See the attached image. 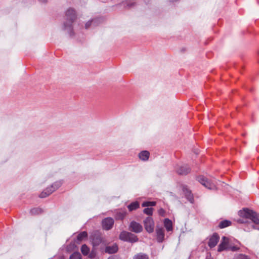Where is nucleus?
I'll list each match as a JSON object with an SVG mask.
<instances>
[{
	"label": "nucleus",
	"mask_w": 259,
	"mask_h": 259,
	"mask_svg": "<svg viewBox=\"0 0 259 259\" xmlns=\"http://www.w3.org/2000/svg\"><path fill=\"white\" fill-rule=\"evenodd\" d=\"M98 21L99 20L97 19H94L92 20L91 21H88L85 25V28H89L92 24H93L94 26L97 25L98 24Z\"/></svg>",
	"instance_id": "nucleus-20"
},
{
	"label": "nucleus",
	"mask_w": 259,
	"mask_h": 259,
	"mask_svg": "<svg viewBox=\"0 0 259 259\" xmlns=\"http://www.w3.org/2000/svg\"><path fill=\"white\" fill-rule=\"evenodd\" d=\"M91 239L94 246L99 245L102 241L101 235L98 232L93 234L91 236Z\"/></svg>",
	"instance_id": "nucleus-7"
},
{
	"label": "nucleus",
	"mask_w": 259,
	"mask_h": 259,
	"mask_svg": "<svg viewBox=\"0 0 259 259\" xmlns=\"http://www.w3.org/2000/svg\"><path fill=\"white\" fill-rule=\"evenodd\" d=\"M126 212L124 210H118L115 216L116 220H123L125 217Z\"/></svg>",
	"instance_id": "nucleus-17"
},
{
	"label": "nucleus",
	"mask_w": 259,
	"mask_h": 259,
	"mask_svg": "<svg viewBox=\"0 0 259 259\" xmlns=\"http://www.w3.org/2000/svg\"><path fill=\"white\" fill-rule=\"evenodd\" d=\"M139 207V204L137 202H134L128 205L127 207L130 211H132L136 209Z\"/></svg>",
	"instance_id": "nucleus-24"
},
{
	"label": "nucleus",
	"mask_w": 259,
	"mask_h": 259,
	"mask_svg": "<svg viewBox=\"0 0 259 259\" xmlns=\"http://www.w3.org/2000/svg\"><path fill=\"white\" fill-rule=\"evenodd\" d=\"M41 212L42 210L39 208H33L30 210V213L32 214H38L41 213Z\"/></svg>",
	"instance_id": "nucleus-28"
},
{
	"label": "nucleus",
	"mask_w": 259,
	"mask_h": 259,
	"mask_svg": "<svg viewBox=\"0 0 259 259\" xmlns=\"http://www.w3.org/2000/svg\"><path fill=\"white\" fill-rule=\"evenodd\" d=\"M156 204V202L154 201H146L142 203L143 207H149L150 206H154Z\"/></svg>",
	"instance_id": "nucleus-27"
},
{
	"label": "nucleus",
	"mask_w": 259,
	"mask_h": 259,
	"mask_svg": "<svg viewBox=\"0 0 259 259\" xmlns=\"http://www.w3.org/2000/svg\"><path fill=\"white\" fill-rule=\"evenodd\" d=\"M89 257H90V258H93V257H94V255L93 254V253H91V254H90V255H89Z\"/></svg>",
	"instance_id": "nucleus-33"
},
{
	"label": "nucleus",
	"mask_w": 259,
	"mask_h": 259,
	"mask_svg": "<svg viewBox=\"0 0 259 259\" xmlns=\"http://www.w3.org/2000/svg\"><path fill=\"white\" fill-rule=\"evenodd\" d=\"M149 152L147 151H143L139 154V158L143 161H147L149 157Z\"/></svg>",
	"instance_id": "nucleus-15"
},
{
	"label": "nucleus",
	"mask_w": 259,
	"mask_h": 259,
	"mask_svg": "<svg viewBox=\"0 0 259 259\" xmlns=\"http://www.w3.org/2000/svg\"><path fill=\"white\" fill-rule=\"evenodd\" d=\"M70 259H81V256L79 252H74L70 255Z\"/></svg>",
	"instance_id": "nucleus-26"
},
{
	"label": "nucleus",
	"mask_w": 259,
	"mask_h": 259,
	"mask_svg": "<svg viewBox=\"0 0 259 259\" xmlns=\"http://www.w3.org/2000/svg\"><path fill=\"white\" fill-rule=\"evenodd\" d=\"M220 239V237L219 235L214 233L213 234V235L211 236V237L210 238L209 242H208V246L210 248H212L214 247L218 243L219 240Z\"/></svg>",
	"instance_id": "nucleus-11"
},
{
	"label": "nucleus",
	"mask_w": 259,
	"mask_h": 259,
	"mask_svg": "<svg viewBox=\"0 0 259 259\" xmlns=\"http://www.w3.org/2000/svg\"><path fill=\"white\" fill-rule=\"evenodd\" d=\"M65 19L66 21L64 23V29L70 33L72 28V24L76 19L75 10L72 8H69L66 12Z\"/></svg>",
	"instance_id": "nucleus-2"
},
{
	"label": "nucleus",
	"mask_w": 259,
	"mask_h": 259,
	"mask_svg": "<svg viewBox=\"0 0 259 259\" xmlns=\"http://www.w3.org/2000/svg\"><path fill=\"white\" fill-rule=\"evenodd\" d=\"M236 259H250L247 256L243 254H239L237 256Z\"/></svg>",
	"instance_id": "nucleus-31"
},
{
	"label": "nucleus",
	"mask_w": 259,
	"mask_h": 259,
	"mask_svg": "<svg viewBox=\"0 0 259 259\" xmlns=\"http://www.w3.org/2000/svg\"><path fill=\"white\" fill-rule=\"evenodd\" d=\"M128 239L127 241L133 243L138 241V238L136 235L131 233H129V236H128Z\"/></svg>",
	"instance_id": "nucleus-21"
},
{
	"label": "nucleus",
	"mask_w": 259,
	"mask_h": 259,
	"mask_svg": "<svg viewBox=\"0 0 259 259\" xmlns=\"http://www.w3.org/2000/svg\"><path fill=\"white\" fill-rule=\"evenodd\" d=\"M197 180L200 184L208 189L214 190L216 189L215 185L204 176H201L198 177Z\"/></svg>",
	"instance_id": "nucleus-4"
},
{
	"label": "nucleus",
	"mask_w": 259,
	"mask_h": 259,
	"mask_svg": "<svg viewBox=\"0 0 259 259\" xmlns=\"http://www.w3.org/2000/svg\"><path fill=\"white\" fill-rule=\"evenodd\" d=\"M88 237V234L85 231L82 232L80 233L77 236V241H78L77 243H79V242L83 240L84 239L87 238Z\"/></svg>",
	"instance_id": "nucleus-19"
},
{
	"label": "nucleus",
	"mask_w": 259,
	"mask_h": 259,
	"mask_svg": "<svg viewBox=\"0 0 259 259\" xmlns=\"http://www.w3.org/2000/svg\"><path fill=\"white\" fill-rule=\"evenodd\" d=\"M144 226L146 230L149 233L153 232L154 228V223L151 217H148L144 221Z\"/></svg>",
	"instance_id": "nucleus-5"
},
{
	"label": "nucleus",
	"mask_w": 259,
	"mask_h": 259,
	"mask_svg": "<svg viewBox=\"0 0 259 259\" xmlns=\"http://www.w3.org/2000/svg\"><path fill=\"white\" fill-rule=\"evenodd\" d=\"M190 167L187 165H178L176 171L178 174L182 175H186L190 172Z\"/></svg>",
	"instance_id": "nucleus-8"
},
{
	"label": "nucleus",
	"mask_w": 259,
	"mask_h": 259,
	"mask_svg": "<svg viewBox=\"0 0 259 259\" xmlns=\"http://www.w3.org/2000/svg\"><path fill=\"white\" fill-rule=\"evenodd\" d=\"M118 246L116 244L112 246H108L105 248V252L108 253H114L117 251Z\"/></svg>",
	"instance_id": "nucleus-14"
},
{
	"label": "nucleus",
	"mask_w": 259,
	"mask_h": 259,
	"mask_svg": "<svg viewBox=\"0 0 259 259\" xmlns=\"http://www.w3.org/2000/svg\"><path fill=\"white\" fill-rule=\"evenodd\" d=\"M240 246V243L237 240L228 238V250L236 251L239 249Z\"/></svg>",
	"instance_id": "nucleus-6"
},
{
	"label": "nucleus",
	"mask_w": 259,
	"mask_h": 259,
	"mask_svg": "<svg viewBox=\"0 0 259 259\" xmlns=\"http://www.w3.org/2000/svg\"><path fill=\"white\" fill-rule=\"evenodd\" d=\"M161 212H162V211H163V209H161Z\"/></svg>",
	"instance_id": "nucleus-36"
},
{
	"label": "nucleus",
	"mask_w": 259,
	"mask_h": 259,
	"mask_svg": "<svg viewBox=\"0 0 259 259\" xmlns=\"http://www.w3.org/2000/svg\"><path fill=\"white\" fill-rule=\"evenodd\" d=\"M219 227L221 229H223L227 227V220L222 221L219 225Z\"/></svg>",
	"instance_id": "nucleus-30"
},
{
	"label": "nucleus",
	"mask_w": 259,
	"mask_h": 259,
	"mask_svg": "<svg viewBox=\"0 0 259 259\" xmlns=\"http://www.w3.org/2000/svg\"><path fill=\"white\" fill-rule=\"evenodd\" d=\"M231 225V222L230 221H228V227Z\"/></svg>",
	"instance_id": "nucleus-34"
},
{
	"label": "nucleus",
	"mask_w": 259,
	"mask_h": 259,
	"mask_svg": "<svg viewBox=\"0 0 259 259\" xmlns=\"http://www.w3.org/2000/svg\"><path fill=\"white\" fill-rule=\"evenodd\" d=\"M81 251L84 255H87L89 253L90 248L87 246V245L83 244L81 247Z\"/></svg>",
	"instance_id": "nucleus-25"
},
{
	"label": "nucleus",
	"mask_w": 259,
	"mask_h": 259,
	"mask_svg": "<svg viewBox=\"0 0 259 259\" xmlns=\"http://www.w3.org/2000/svg\"><path fill=\"white\" fill-rule=\"evenodd\" d=\"M161 212H162V211H163V209H161Z\"/></svg>",
	"instance_id": "nucleus-37"
},
{
	"label": "nucleus",
	"mask_w": 259,
	"mask_h": 259,
	"mask_svg": "<svg viewBox=\"0 0 259 259\" xmlns=\"http://www.w3.org/2000/svg\"><path fill=\"white\" fill-rule=\"evenodd\" d=\"M239 215L243 219L239 221L244 224L245 231L249 232L251 229L259 230V215L256 212L246 208L240 210Z\"/></svg>",
	"instance_id": "nucleus-1"
},
{
	"label": "nucleus",
	"mask_w": 259,
	"mask_h": 259,
	"mask_svg": "<svg viewBox=\"0 0 259 259\" xmlns=\"http://www.w3.org/2000/svg\"><path fill=\"white\" fill-rule=\"evenodd\" d=\"M133 259H149L148 256L143 253H139L135 255Z\"/></svg>",
	"instance_id": "nucleus-22"
},
{
	"label": "nucleus",
	"mask_w": 259,
	"mask_h": 259,
	"mask_svg": "<svg viewBox=\"0 0 259 259\" xmlns=\"http://www.w3.org/2000/svg\"><path fill=\"white\" fill-rule=\"evenodd\" d=\"M153 209L151 207H147L144 209L143 212L147 215H152Z\"/></svg>",
	"instance_id": "nucleus-29"
},
{
	"label": "nucleus",
	"mask_w": 259,
	"mask_h": 259,
	"mask_svg": "<svg viewBox=\"0 0 259 259\" xmlns=\"http://www.w3.org/2000/svg\"><path fill=\"white\" fill-rule=\"evenodd\" d=\"M114 224V220L111 218H107L103 220L102 225L105 230H109L111 229Z\"/></svg>",
	"instance_id": "nucleus-9"
},
{
	"label": "nucleus",
	"mask_w": 259,
	"mask_h": 259,
	"mask_svg": "<svg viewBox=\"0 0 259 259\" xmlns=\"http://www.w3.org/2000/svg\"><path fill=\"white\" fill-rule=\"evenodd\" d=\"M39 1L41 2H42V3H45V2H47V0H39Z\"/></svg>",
	"instance_id": "nucleus-35"
},
{
	"label": "nucleus",
	"mask_w": 259,
	"mask_h": 259,
	"mask_svg": "<svg viewBox=\"0 0 259 259\" xmlns=\"http://www.w3.org/2000/svg\"><path fill=\"white\" fill-rule=\"evenodd\" d=\"M130 230L135 233H140L142 231L143 227L139 223L133 221L130 225Z\"/></svg>",
	"instance_id": "nucleus-10"
},
{
	"label": "nucleus",
	"mask_w": 259,
	"mask_h": 259,
	"mask_svg": "<svg viewBox=\"0 0 259 259\" xmlns=\"http://www.w3.org/2000/svg\"><path fill=\"white\" fill-rule=\"evenodd\" d=\"M129 233L130 232L126 231L122 232L119 235V238L123 241H127L128 237V236H129Z\"/></svg>",
	"instance_id": "nucleus-23"
},
{
	"label": "nucleus",
	"mask_w": 259,
	"mask_h": 259,
	"mask_svg": "<svg viewBox=\"0 0 259 259\" xmlns=\"http://www.w3.org/2000/svg\"><path fill=\"white\" fill-rule=\"evenodd\" d=\"M226 237L224 236L223 237V242L219 245L218 251L221 252L227 248V242L225 241Z\"/></svg>",
	"instance_id": "nucleus-18"
},
{
	"label": "nucleus",
	"mask_w": 259,
	"mask_h": 259,
	"mask_svg": "<svg viewBox=\"0 0 259 259\" xmlns=\"http://www.w3.org/2000/svg\"><path fill=\"white\" fill-rule=\"evenodd\" d=\"M183 191L184 193V195L186 198L191 203H193L194 202V198L193 194L191 193V192L189 189L187 188V186H184L183 187Z\"/></svg>",
	"instance_id": "nucleus-12"
},
{
	"label": "nucleus",
	"mask_w": 259,
	"mask_h": 259,
	"mask_svg": "<svg viewBox=\"0 0 259 259\" xmlns=\"http://www.w3.org/2000/svg\"><path fill=\"white\" fill-rule=\"evenodd\" d=\"M164 225L167 231L172 230V222L168 219H165L164 221Z\"/></svg>",
	"instance_id": "nucleus-16"
},
{
	"label": "nucleus",
	"mask_w": 259,
	"mask_h": 259,
	"mask_svg": "<svg viewBox=\"0 0 259 259\" xmlns=\"http://www.w3.org/2000/svg\"><path fill=\"white\" fill-rule=\"evenodd\" d=\"M157 240L159 242H162L164 238V229L162 227H157L156 229Z\"/></svg>",
	"instance_id": "nucleus-13"
},
{
	"label": "nucleus",
	"mask_w": 259,
	"mask_h": 259,
	"mask_svg": "<svg viewBox=\"0 0 259 259\" xmlns=\"http://www.w3.org/2000/svg\"><path fill=\"white\" fill-rule=\"evenodd\" d=\"M61 185V183L60 182H56L54 183L50 187L47 188L43 192H42L39 197L40 198H45L48 196L52 194L54 191L59 188Z\"/></svg>",
	"instance_id": "nucleus-3"
},
{
	"label": "nucleus",
	"mask_w": 259,
	"mask_h": 259,
	"mask_svg": "<svg viewBox=\"0 0 259 259\" xmlns=\"http://www.w3.org/2000/svg\"><path fill=\"white\" fill-rule=\"evenodd\" d=\"M108 259H121L120 257H119L118 256L116 255H113L108 258Z\"/></svg>",
	"instance_id": "nucleus-32"
}]
</instances>
